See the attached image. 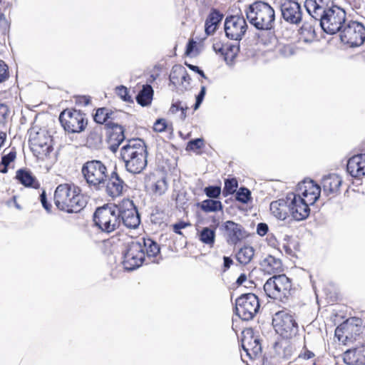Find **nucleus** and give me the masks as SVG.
<instances>
[{
  "mask_svg": "<svg viewBox=\"0 0 365 365\" xmlns=\"http://www.w3.org/2000/svg\"><path fill=\"white\" fill-rule=\"evenodd\" d=\"M40 199H41V202L43 207H44V209L46 210H47L48 212L50 211L51 205L48 203L47 200H46V193L44 191L40 195Z\"/></svg>",
  "mask_w": 365,
  "mask_h": 365,
  "instance_id": "60",
  "label": "nucleus"
},
{
  "mask_svg": "<svg viewBox=\"0 0 365 365\" xmlns=\"http://www.w3.org/2000/svg\"><path fill=\"white\" fill-rule=\"evenodd\" d=\"M316 363L315 354L312 351L304 349L300 352L297 358L293 362H290L289 365H316Z\"/></svg>",
  "mask_w": 365,
  "mask_h": 365,
  "instance_id": "29",
  "label": "nucleus"
},
{
  "mask_svg": "<svg viewBox=\"0 0 365 365\" xmlns=\"http://www.w3.org/2000/svg\"><path fill=\"white\" fill-rule=\"evenodd\" d=\"M340 39L351 47L359 46L365 41V27L357 21H349L340 31Z\"/></svg>",
  "mask_w": 365,
  "mask_h": 365,
  "instance_id": "10",
  "label": "nucleus"
},
{
  "mask_svg": "<svg viewBox=\"0 0 365 365\" xmlns=\"http://www.w3.org/2000/svg\"><path fill=\"white\" fill-rule=\"evenodd\" d=\"M145 259V251L140 243L132 242L124 255L123 265L128 270H133L140 267Z\"/></svg>",
  "mask_w": 365,
  "mask_h": 365,
  "instance_id": "13",
  "label": "nucleus"
},
{
  "mask_svg": "<svg viewBox=\"0 0 365 365\" xmlns=\"http://www.w3.org/2000/svg\"><path fill=\"white\" fill-rule=\"evenodd\" d=\"M291 287L289 279L279 274L269 278L264 285V290L269 297L282 301L289 296Z\"/></svg>",
  "mask_w": 365,
  "mask_h": 365,
  "instance_id": "7",
  "label": "nucleus"
},
{
  "mask_svg": "<svg viewBox=\"0 0 365 365\" xmlns=\"http://www.w3.org/2000/svg\"><path fill=\"white\" fill-rule=\"evenodd\" d=\"M200 53L199 49L197 48V42L190 40L187 46L185 53L190 57H195Z\"/></svg>",
  "mask_w": 365,
  "mask_h": 365,
  "instance_id": "47",
  "label": "nucleus"
},
{
  "mask_svg": "<svg viewBox=\"0 0 365 365\" xmlns=\"http://www.w3.org/2000/svg\"><path fill=\"white\" fill-rule=\"evenodd\" d=\"M185 109H187V107H184L182 103L180 102H176V103H173L170 107V111L175 114L176 113L178 110H181V115L180 117L182 118H185Z\"/></svg>",
  "mask_w": 365,
  "mask_h": 365,
  "instance_id": "52",
  "label": "nucleus"
},
{
  "mask_svg": "<svg viewBox=\"0 0 365 365\" xmlns=\"http://www.w3.org/2000/svg\"><path fill=\"white\" fill-rule=\"evenodd\" d=\"M251 192L246 187H241L236 193V200L242 203H247L250 199Z\"/></svg>",
  "mask_w": 365,
  "mask_h": 365,
  "instance_id": "44",
  "label": "nucleus"
},
{
  "mask_svg": "<svg viewBox=\"0 0 365 365\" xmlns=\"http://www.w3.org/2000/svg\"><path fill=\"white\" fill-rule=\"evenodd\" d=\"M199 238L202 242L212 246L215 240V230L209 227H204L200 233Z\"/></svg>",
  "mask_w": 365,
  "mask_h": 365,
  "instance_id": "37",
  "label": "nucleus"
},
{
  "mask_svg": "<svg viewBox=\"0 0 365 365\" xmlns=\"http://www.w3.org/2000/svg\"><path fill=\"white\" fill-rule=\"evenodd\" d=\"M322 29L328 34H334L341 31L343 28V24L345 23L346 13L344 10L334 5L319 19Z\"/></svg>",
  "mask_w": 365,
  "mask_h": 365,
  "instance_id": "6",
  "label": "nucleus"
},
{
  "mask_svg": "<svg viewBox=\"0 0 365 365\" xmlns=\"http://www.w3.org/2000/svg\"><path fill=\"white\" fill-rule=\"evenodd\" d=\"M140 243L141 247L144 249L145 253L146 252L148 257H155L160 252V247L158 245L151 239L141 238L137 240Z\"/></svg>",
  "mask_w": 365,
  "mask_h": 365,
  "instance_id": "33",
  "label": "nucleus"
},
{
  "mask_svg": "<svg viewBox=\"0 0 365 365\" xmlns=\"http://www.w3.org/2000/svg\"><path fill=\"white\" fill-rule=\"evenodd\" d=\"M347 171L354 178L365 177V154H358L351 157L347 163Z\"/></svg>",
  "mask_w": 365,
  "mask_h": 365,
  "instance_id": "24",
  "label": "nucleus"
},
{
  "mask_svg": "<svg viewBox=\"0 0 365 365\" xmlns=\"http://www.w3.org/2000/svg\"><path fill=\"white\" fill-rule=\"evenodd\" d=\"M277 52L281 57L289 58L297 53V48L292 44L279 45Z\"/></svg>",
  "mask_w": 365,
  "mask_h": 365,
  "instance_id": "41",
  "label": "nucleus"
},
{
  "mask_svg": "<svg viewBox=\"0 0 365 365\" xmlns=\"http://www.w3.org/2000/svg\"><path fill=\"white\" fill-rule=\"evenodd\" d=\"M239 52V46L236 45H226V50L223 53L224 59L228 65H232Z\"/></svg>",
  "mask_w": 365,
  "mask_h": 365,
  "instance_id": "38",
  "label": "nucleus"
},
{
  "mask_svg": "<svg viewBox=\"0 0 365 365\" xmlns=\"http://www.w3.org/2000/svg\"><path fill=\"white\" fill-rule=\"evenodd\" d=\"M302 34H304L305 32L307 33V35L309 38H314L315 32L314 27L309 24H304L301 27Z\"/></svg>",
  "mask_w": 365,
  "mask_h": 365,
  "instance_id": "56",
  "label": "nucleus"
},
{
  "mask_svg": "<svg viewBox=\"0 0 365 365\" xmlns=\"http://www.w3.org/2000/svg\"><path fill=\"white\" fill-rule=\"evenodd\" d=\"M270 211L276 218L284 220L289 215L288 200L280 199L271 202Z\"/></svg>",
  "mask_w": 365,
  "mask_h": 365,
  "instance_id": "28",
  "label": "nucleus"
},
{
  "mask_svg": "<svg viewBox=\"0 0 365 365\" xmlns=\"http://www.w3.org/2000/svg\"><path fill=\"white\" fill-rule=\"evenodd\" d=\"M189 225V223L181 221L173 225V230L176 234L182 235L181 230L188 227Z\"/></svg>",
  "mask_w": 365,
  "mask_h": 365,
  "instance_id": "57",
  "label": "nucleus"
},
{
  "mask_svg": "<svg viewBox=\"0 0 365 365\" xmlns=\"http://www.w3.org/2000/svg\"><path fill=\"white\" fill-rule=\"evenodd\" d=\"M10 111L7 105L0 103V123H4L9 115Z\"/></svg>",
  "mask_w": 365,
  "mask_h": 365,
  "instance_id": "50",
  "label": "nucleus"
},
{
  "mask_svg": "<svg viewBox=\"0 0 365 365\" xmlns=\"http://www.w3.org/2000/svg\"><path fill=\"white\" fill-rule=\"evenodd\" d=\"M166 127V121L164 119H158L154 123L153 129L156 132L161 133L165 130Z\"/></svg>",
  "mask_w": 365,
  "mask_h": 365,
  "instance_id": "55",
  "label": "nucleus"
},
{
  "mask_svg": "<svg viewBox=\"0 0 365 365\" xmlns=\"http://www.w3.org/2000/svg\"><path fill=\"white\" fill-rule=\"evenodd\" d=\"M118 208L120 210V224L126 227L135 229L140 224V217L133 201L125 199L122 200Z\"/></svg>",
  "mask_w": 365,
  "mask_h": 365,
  "instance_id": "12",
  "label": "nucleus"
},
{
  "mask_svg": "<svg viewBox=\"0 0 365 365\" xmlns=\"http://www.w3.org/2000/svg\"><path fill=\"white\" fill-rule=\"evenodd\" d=\"M9 76V68L7 65L2 60H0V83L8 79Z\"/></svg>",
  "mask_w": 365,
  "mask_h": 365,
  "instance_id": "51",
  "label": "nucleus"
},
{
  "mask_svg": "<svg viewBox=\"0 0 365 365\" xmlns=\"http://www.w3.org/2000/svg\"><path fill=\"white\" fill-rule=\"evenodd\" d=\"M17 179L25 186H33L34 184V178L31 173L26 170H19L16 174Z\"/></svg>",
  "mask_w": 365,
  "mask_h": 365,
  "instance_id": "40",
  "label": "nucleus"
},
{
  "mask_svg": "<svg viewBox=\"0 0 365 365\" xmlns=\"http://www.w3.org/2000/svg\"><path fill=\"white\" fill-rule=\"evenodd\" d=\"M107 126L112 130L110 133V141L115 142V145L116 146H119L125 139L124 130L123 127L113 122H108Z\"/></svg>",
  "mask_w": 365,
  "mask_h": 365,
  "instance_id": "31",
  "label": "nucleus"
},
{
  "mask_svg": "<svg viewBox=\"0 0 365 365\" xmlns=\"http://www.w3.org/2000/svg\"><path fill=\"white\" fill-rule=\"evenodd\" d=\"M204 146V140L202 138H196L188 142L186 150L196 151Z\"/></svg>",
  "mask_w": 365,
  "mask_h": 365,
  "instance_id": "46",
  "label": "nucleus"
},
{
  "mask_svg": "<svg viewBox=\"0 0 365 365\" xmlns=\"http://www.w3.org/2000/svg\"><path fill=\"white\" fill-rule=\"evenodd\" d=\"M223 227L227 242L230 245H236L248 235L241 225L231 220L226 221L223 225Z\"/></svg>",
  "mask_w": 365,
  "mask_h": 365,
  "instance_id": "21",
  "label": "nucleus"
},
{
  "mask_svg": "<svg viewBox=\"0 0 365 365\" xmlns=\"http://www.w3.org/2000/svg\"><path fill=\"white\" fill-rule=\"evenodd\" d=\"M112 113L109 112L108 109L106 108H98L94 115V120L97 123L103 124L104 123H108L109 119H112Z\"/></svg>",
  "mask_w": 365,
  "mask_h": 365,
  "instance_id": "39",
  "label": "nucleus"
},
{
  "mask_svg": "<svg viewBox=\"0 0 365 365\" xmlns=\"http://www.w3.org/2000/svg\"><path fill=\"white\" fill-rule=\"evenodd\" d=\"M186 65H187V66H188L191 70H192V71H194L197 72L199 74H200L202 77H204V78H205L204 72H203L202 70H200V69L199 68V67H197V66H196L191 65V64H187V63H186Z\"/></svg>",
  "mask_w": 365,
  "mask_h": 365,
  "instance_id": "63",
  "label": "nucleus"
},
{
  "mask_svg": "<svg viewBox=\"0 0 365 365\" xmlns=\"http://www.w3.org/2000/svg\"><path fill=\"white\" fill-rule=\"evenodd\" d=\"M223 261L224 271H226L230 267L233 262L232 259L229 257H224Z\"/></svg>",
  "mask_w": 365,
  "mask_h": 365,
  "instance_id": "62",
  "label": "nucleus"
},
{
  "mask_svg": "<svg viewBox=\"0 0 365 365\" xmlns=\"http://www.w3.org/2000/svg\"><path fill=\"white\" fill-rule=\"evenodd\" d=\"M280 11L283 19L289 24H299L302 19L300 4L294 0H282Z\"/></svg>",
  "mask_w": 365,
  "mask_h": 365,
  "instance_id": "18",
  "label": "nucleus"
},
{
  "mask_svg": "<svg viewBox=\"0 0 365 365\" xmlns=\"http://www.w3.org/2000/svg\"><path fill=\"white\" fill-rule=\"evenodd\" d=\"M124 182L119 178L115 172H112L110 175L108 174V178L106 182V189L107 194L112 197H115L120 196L123 190Z\"/></svg>",
  "mask_w": 365,
  "mask_h": 365,
  "instance_id": "26",
  "label": "nucleus"
},
{
  "mask_svg": "<svg viewBox=\"0 0 365 365\" xmlns=\"http://www.w3.org/2000/svg\"><path fill=\"white\" fill-rule=\"evenodd\" d=\"M320 193V186L312 180H305L298 184L296 192L292 194L299 196L304 202L312 205L319 199Z\"/></svg>",
  "mask_w": 365,
  "mask_h": 365,
  "instance_id": "14",
  "label": "nucleus"
},
{
  "mask_svg": "<svg viewBox=\"0 0 365 365\" xmlns=\"http://www.w3.org/2000/svg\"><path fill=\"white\" fill-rule=\"evenodd\" d=\"M205 193L209 197L217 198L221 193V188L218 186H209L205 187Z\"/></svg>",
  "mask_w": 365,
  "mask_h": 365,
  "instance_id": "48",
  "label": "nucleus"
},
{
  "mask_svg": "<svg viewBox=\"0 0 365 365\" xmlns=\"http://www.w3.org/2000/svg\"><path fill=\"white\" fill-rule=\"evenodd\" d=\"M16 158V153L14 152H9L8 154L4 155L2 157L1 163L5 166V168L4 170H2L3 173L6 172V166H8L10 163L14 161V160Z\"/></svg>",
  "mask_w": 365,
  "mask_h": 365,
  "instance_id": "53",
  "label": "nucleus"
},
{
  "mask_svg": "<svg viewBox=\"0 0 365 365\" xmlns=\"http://www.w3.org/2000/svg\"><path fill=\"white\" fill-rule=\"evenodd\" d=\"M153 96V90L151 86L145 85L136 97L138 104L142 106H147L151 103Z\"/></svg>",
  "mask_w": 365,
  "mask_h": 365,
  "instance_id": "32",
  "label": "nucleus"
},
{
  "mask_svg": "<svg viewBox=\"0 0 365 365\" xmlns=\"http://www.w3.org/2000/svg\"><path fill=\"white\" fill-rule=\"evenodd\" d=\"M342 359L347 365H365V345L345 351Z\"/></svg>",
  "mask_w": 365,
  "mask_h": 365,
  "instance_id": "23",
  "label": "nucleus"
},
{
  "mask_svg": "<svg viewBox=\"0 0 365 365\" xmlns=\"http://www.w3.org/2000/svg\"><path fill=\"white\" fill-rule=\"evenodd\" d=\"M283 348H284V354H283L282 356L284 358H288L290 356H292L293 350H292V348L289 344H287V343H285Z\"/></svg>",
  "mask_w": 365,
  "mask_h": 365,
  "instance_id": "61",
  "label": "nucleus"
},
{
  "mask_svg": "<svg viewBox=\"0 0 365 365\" xmlns=\"http://www.w3.org/2000/svg\"><path fill=\"white\" fill-rule=\"evenodd\" d=\"M115 93L123 101H132L131 96L129 95L128 91L126 87L123 86L116 87Z\"/></svg>",
  "mask_w": 365,
  "mask_h": 365,
  "instance_id": "45",
  "label": "nucleus"
},
{
  "mask_svg": "<svg viewBox=\"0 0 365 365\" xmlns=\"http://www.w3.org/2000/svg\"><path fill=\"white\" fill-rule=\"evenodd\" d=\"M247 25L243 16H231L226 18L225 31L226 36L232 40H240L247 31Z\"/></svg>",
  "mask_w": 365,
  "mask_h": 365,
  "instance_id": "16",
  "label": "nucleus"
},
{
  "mask_svg": "<svg viewBox=\"0 0 365 365\" xmlns=\"http://www.w3.org/2000/svg\"><path fill=\"white\" fill-rule=\"evenodd\" d=\"M148 187L154 195L160 196L165 193L168 185L165 178L152 175L149 177Z\"/></svg>",
  "mask_w": 365,
  "mask_h": 365,
  "instance_id": "27",
  "label": "nucleus"
},
{
  "mask_svg": "<svg viewBox=\"0 0 365 365\" xmlns=\"http://www.w3.org/2000/svg\"><path fill=\"white\" fill-rule=\"evenodd\" d=\"M185 75V68L179 65L174 66L172 68L170 74V81L173 84H178L180 83V76Z\"/></svg>",
  "mask_w": 365,
  "mask_h": 365,
  "instance_id": "42",
  "label": "nucleus"
},
{
  "mask_svg": "<svg viewBox=\"0 0 365 365\" xmlns=\"http://www.w3.org/2000/svg\"><path fill=\"white\" fill-rule=\"evenodd\" d=\"M246 16L250 23L260 30L271 29L275 19L274 9L263 1L251 4L246 11Z\"/></svg>",
  "mask_w": 365,
  "mask_h": 365,
  "instance_id": "3",
  "label": "nucleus"
},
{
  "mask_svg": "<svg viewBox=\"0 0 365 365\" xmlns=\"http://www.w3.org/2000/svg\"><path fill=\"white\" fill-rule=\"evenodd\" d=\"M272 324L276 332L285 339L296 336L298 332V324L294 317L284 312H277L272 319Z\"/></svg>",
  "mask_w": 365,
  "mask_h": 365,
  "instance_id": "8",
  "label": "nucleus"
},
{
  "mask_svg": "<svg viewBox=\"0 0 365 365\" xmlns=\"http://www.w3.org/2000/svg\"><path fill=\"white\" fill-rule=\"evenodd\" d=\"M247 279V276L245 274H242L237 279V283L239 285L242 284Z\"/></svg>",
  "mask_w": 365,
  "mask_h": 365,
  "instance_id": "64",
  "label": "nucleus"
},
{
  "mask_svg": "<svg viewBox=\"0 0 365 365\" xmlns=\"http://www.w3.org/2000/svg\"><path fill=\"white\" fill-rule=\"evenodd\" d=\"M360 319H349L336 327L335 330V336L342 343H345L348 339H353L359 335L362 330L359 324Z\"/></svg>",
  "mask_w": 365,
  "mask_h": 365,
  "instance_id": "19",
  "label": "nucleus"
},
{
  "mask_svg": "<svg viewBox=\"0 0 365 365\" xmlns=\"http://www.w3.org/2000/svg\"><path fill=\"white\" fill-rule=\"evenodd\" d=\"M81 173L91 188L101 190L105 187L108 173L103 162L97 160H88L83 165Z\"/></svg>",
  "mask_w": 365,
  "mask_h": 365,
  "instance_id": "4",
  "label": "nucleus"
},
{
  "mask_svg": "<svg viewBox=\"0 0 365 365\" xmlns=\"http://www.w3.org/2000/svg\"><path fill=\"white\" fill-rule=\"evenodd\" d=\"M120 210L117 205L98 207L93 215L95 225L102 231L110 233L120 225Z\"/></svg>",
  "mask_w": 365,
  "mask_h": 365,
  "instance_id": "5",
  "label": "nucleus"
},
{
  "mask_svg": "<svg viewBox=\"0 0 365 365\" xmlns=\"http://www.w3.org/2000/svg\"><path fill=\"white\" fill-rule=\"evenodd\" d=\"M341 183L342 180L338 175H328L324 177L322 180L323 192L327 196L338 195Z\"/></svg>",
  "mask_w": 365,
  "mask_h": 365,
  "instance_id": "25",
  "label": "nucleus"
},
{
  "mask_svg": "<svg viewBox=\"0 0 365 365\" xmlns=\"http://www.w3.org/2000/svg\"><path fill=\"white\" fill-rule=\"evenodd\" d=\"M205 93H206V88H205V86H202L200 92L199 93V94L196 97V102H195V106H194V110H197L199 108V107L200 106V104L202 103V101L204 99V97L205 96Z\"/></svg>",
  "mask_w": 365,
  "mask_h": 365,
  "instance_id": "54",
  "label": "nucleus"
},
{
  "mask_svg": "<svg viewBox=\"0 0 365 365\" xmlns=\"http://www.w3.org/2000/svg\"><path fill=\"white\" fill-rule=\"evenodd\" d=\"M200 208L206 212H216L222 210V205L219 200L209 199L201 202Z\"/></svg>",
  "mask_w": 365,
  "mask_h": 365,
  "instance_id": "36",
  "label": "nucleus"
},
{
  "mask_svg": "<svg viewBox=\"0 0 365 365\" xmlns=\"http://www.w3.org/2000/svg\"><path fill=\"white\" fill-rule=\"evenodd\" d=\"M269 230V227L266 223L260 222L257 226V233L261 237L264 236Z\"/></svg>",
  "mask_w": 365,
  "mask_h": 365,
  "instance_id": "58",
  "label": "nucleus"
},
{
  "mask_svg": "<svg viewBox=\"0 0 365 365\" xmlns=\"http://www.w3.org/2000/svg\"><path fill=\"white\" fill-rule=\"evenodd\" d=\"M261 265L264 271L269 274L280 272L282 270L281 261L271 255L265 257L262 260Z\"/></svg>",
  "mask_w": 365,
  "mask_h": 365,
  "instance_id": "30",
  "label": "nucleus"
},
{
  "mask_svg": "<svg viewBox=\"0 0 365 365\" xmlns=\"http://www.w3.org/2000/svg\"><path fill=\"white\" fill-rule=\"evenodd\" d=\"M212 48L216 53H219L222 56L226 50V45L224 46L220 42H216L213 44Z\"/></svg>",
  "mask_w": 365,
  "mask_h": 365,
  "instance_id": "59",
  "label": "nucleus"
},
{
  "mask_svg": "<svg viewBox=\"0 0 365 365\" xmlns=\"http://www.w3.org/2000/svg\"><path fill=\"white\" fill-rule=\"evenodd\" d=\"M238 187L237 180L235 178L227 179L225 181V186L222 190L223 195L227 197L233 194Z\"/></svg>",
  "mask_w": 365,
  "mask_h": 365,
  "instance_id": "43",
  "label": "nucleus"
},
{
  "mask_svg": "<svg viewBox=\"0 0 365 365\" xmlns=\"http://www.w3.org/2000/svg\"><path fill=\"white\" fill-rule=\"evenodd\" d=\"M54 202L59 210L68 212H77L86 205V200L79 190L69 184H61L56 187Z\"/></svg>",
  "mask_w": 365,
  "mask_h": 365,
  "instance_id": "2",
  "label": "nucleus"
},
{
  "mask_svg": "<svg viewBox=\"0 0 365 365\" xmlns=\"http://www.w3.org/2000/svg\"><path fill=\"white\" fill-rule=\"evenodd\" d=\"M9 30V23L6 17L0 16V36H5Z\"/></svg>",
  "mask_w": 365,
  "mask_h": 365,
  "instance_id": "49",
  "label": "nucleus"
},
{
  "mask_svg": "<svg viewBox=\"0 0 365 365\" xmlns=\"http://www.w3.org/2000/svg\"><path fill=\"white\" fill-rule=\"evenodd\" d=\"M59 120L64 130L68 133H81L87 125L84 113L76 109L64 110L59 116Z\"/></svg>",
  "mask_w": 365,
  "mask_h": 365,
  "instance_id": "9",
  "label": "nucleus"
},
{
  "mask_svg": "<svg viewBox=\"0 0 365 365\" xmlns=\"http://www.w3.org/2000/svg\"><path fill=\"white\" fill-rule=\"evenodd\" d=\"M259 309L258 298L252 293L242 294L236 300V313L243 320L252 319Z\"/></svg>",
  "mask_w": 365,
  "mask_h": 365,
  "instance_id": "11",
  "label": "nucleus"
},
{
  "mask_svg": "<svg viewBox=\"0 0 365 365\" xmlns=\"http://www.w3.org/2000/svg\"><path fill=\"white\" fill-rule=\"evenodd\" d=\"M290 216L296 221L307 219L310 214V204L307 203L299 196L289 193L287 196Z\"/></svg>",
  "mask_w": 365,
  "mask_h": 365,
  "instance_id": "17",
  "label": "nucleus"
},
{
  "mask_svg": "<svg viewBox=\"0 0 365 365\" xmlns=\"http://www.w3.org/2000/svg\"><path fill=\"white\" fill-rule=\"evenodd\" d=\"M30 142L34 151L39 155H47L52 150L50 135L46 130H41L30 135Z\"/></svg>",
  "mask_w": 365,
  "mask_h": 365,
  "instance_id": "20",
  "label": "nucleus"
},
{
  "mask_svg": "<svg viewBox=\"0 0 365 365\" xmlns=\"http://www.w3.org/2000/svg\"><path fill=\"white\" fill-rule=\"evenodd\" d=\"M222 19V15L218 12H212L210 14L209 17L205 21V31L207 35L212 34Z\"/></svg>",
  "mask_w": 365,
  "mask_h": 365,
  "instance_id": "34",
  "label": "nucleus"
},
{
  "mask_svg": "<svg viewBox=\"0 0 365 365\" xmlns=\"http://www.w3.org/2000/svg\"><path fill=\"white\" fill-rule=\"evenodd\" d=\"M255 250L252 247L245 246L242 247L237 253V259L241 264H247L252 259Z\"/></svg>",
  "mask_w": 365,
  "mask_h": 365,
  "instance_id": "35",
  "label": "nucleus"
},
{
  "mask_svg": "<svg viewBox=\"0 0 365 365\" xmlns=\"http://www.w3.org/2000/svg\"><path fill=\"white\" fill-rule=\"evenodd\" d=\"M242 346L246 355L252 359H257L262 351L259 339L252 329H246L242 332Z\"/></svg>",
  "mask_w": 365,
  "mask_h": 365,
  "instance_id": "15",
  "label": "nucleus"
},
{
  "mask_svg": "<svg viewBox=\"0 0 365 365\" xmlns=\"http://www.w3.org/2000/svg\"><path fill=\"white\" fill-rule=\"evenodd\" d=\"M147 155L146 145L139 138L128 140L120 149V156L126 170L133 174L140 173L145 168Z\"/></svg>",
  "mask_w": 365,
  "mask_h": 365,
  "instance_id": "1",
  "label": "nucleus"
},
{
  "mask_svg": "<svg viewBox=\"0 0 365 365\" xmlns=\"http://www.w3.org/2000/svg\"><path fill=\"white\" fill-rule=\"evenodd\" d=\"M334 5L330 0H306L304 6L310 16L319 20Z\"/></svg>",
  "mask_w": 365,
  "mask_h": 365,
  "instance_id": "22",
  "label": "nucleus"
}]
</instances>
